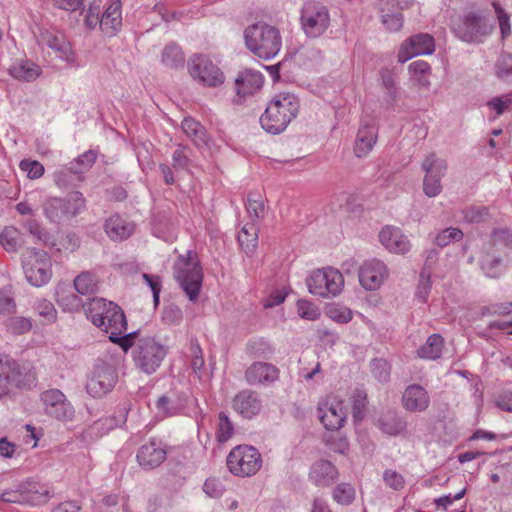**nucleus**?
Instances as JSON below:
<instances>
[{"instance_id": "864d4df0", "label": "nucleus", "mask_w": 512, "mask_h": 512, "mask_svg": "<svg viewBox=\"0 0 512 512\" xmlns=\"http://www.w3.org/2000/svg\"><path fill=\"white\" fill-rule=\"evenodd\" d=\"M190 356H191V367L195 372H199L204 368V358L203 353L199 345H192L190 348Z\"/></svg>"}, {"instance_id": "3c124183", "label": "nucleus", "mask_w": 512, "mask_h": 512, "mask_svg": "<svg viewBox=\"0 0 512 512\" xmlns=\"http://www.w3.org/2000/svg\"><path fill=\"white\" fill-rule=\"evenodd\" d=\"M493 7L495 9L499 26L501 30L502 37H508L511 33L510 23H509V16L508 14L499 6L498 3L493 2Z\"/></svg>"}, {"instance_id": "473e14b6", "label": "nucleus", "mask_w": 512, "mask_h": 512, "mask_svg": "<svg viewBox=\"0 0 512 512\" xmlns=\"http://www.w3.org/2000/svg\"><path fill=\"white\" fill-rule=\"evenodd\" d=\"M52 494L46 485L33 483L25 491V499L33 505L45 504L49 501Z\"/></svg>"}, {"instance_id": "6ab92c4d", "label": "nucleus", "mask_w": 512, "mask_h": 512, "mask_svg": "<svg viewBox=\"0 0 512 512\" xmlns=\"http://www.w3.org/2000/svg\"><path fill=\"white\" fill-rule=\"evenodd\" d=\"M233 408L244 418L250 419L259 414L262 409V404L254 392L244 390L235 396Z\"/></svg>"}, {"instance_id": "72a5a7b5", "label": "nucleus", "mask_w": 512, "mask_h": 512, "mask_svg": "<svg viewBox=\"0 0 512 512\" xmlns=\"http://www.w3.org/2000/svg\"><path fill=\"white\" fill-rule=\"evenodd\" d=\"M443 348V338L440 335H432L426 344L418 350L421 358L436 359L440 356Z\"/></svg>"}, {"instance_id": "f257e3e1", "label": "nucleus", "mask_w": 512, "mask_h": 512, "mask_svg": "<svg viewBox=\"0 0 512 512\" xmlns=\"http://www.w3.org/2000/svg\"><path fill=\"white\" fill-rule=\"evenodd\" d=\"M37 374L29 365H21L7 356L0 357V397H13L36 386Z\"/></svg>"}, {"instance_id": "6e6552de", "label": "nucleus", "mask_w": 512, "mask_h": 512, "mask_svg": "<svg viewBox=\"0 0 512 512\" xmlns=\"http://www.w3.org/2000/svg\"><path fill=\"white\" fill-rule=\"evenodd\" d=\"M318 418L326 430L337 431L341 429L347 419V410L344 401L336 395H328L319 402Z\"/></svg>"}, {"instance_id": "ea45409f", "label": "nucleus", "mask_w": 512, "mask_h": 512, "mask_svg": "<svg viewBox=\"0 0 512 512\" xmlns=\"http://www.w3.org/2000/svg\"><path fill=\"white\" fill-rule=\"evenodd\" d=\"M297 313L302 319L309 321H314L320 317V310L307 300L297 302Z\"/></svg>"}, {"instance_id": "bf43d9fd", "label": "nucleus", "mask_w": 512, "mask_h": 512, "mask_svg": "<svg viewBox=\"0 0 512 512\" xmlns=\"http://www.w3.org/2000/svg\"><path fill=\"white\" fill-rule=\"evenodd\" d=\"M113 343L118 344L123 350L127 351L134 343V335L129 334L125 336H116V338H110Z\"/></svg>"}, {"instance_id": "de8ad7c7", "label": "nucleus", "mask_w": 512, "mask_h": 512, "mask_svg": "<svg viewBox=\"0 0 512 512\" xmlns=\"http://www.w3.org/2000/svg\"><path fill=\"white\" fill-rule=\"evenodd\" d=\"M15 307L11 289L4 288L0 290V312L11 314L15 311Z\"/></svg>"}, {"instance_id": "423d86ee", "label": "nucleus", "mask_w": 512, "mask_h": 512, "mask_svg": "<svg viewBox=\"0 0 512 512\" xmlns=\"http://www.w3.org/2000/svg\"><path fill=\"white\" fill-rule=\"evenodd\" d=\"M176 278L186 295L195 301L201 290L203 273L199 263L190 257H180L175 265Z\"/></svg>"}, {"instance_id": "ddd939ff", "label": "nucleus", "mask_w": 512, "mask_h": 512, "mask_svg": "<svg viewBox=\"0 0 512 512\" xmlns=\"http://www.w3.org/2000/svg\"><path fill=\"white\" fill-rule=\"evenodd\" d=\"M414 0H381L382 22L390 31H398L403 26L402 12L409 9Z\"/></svg>"}, {"instance_id": "e433bc0d", "label": "nucleus", "mask_w": 512, "mask_h": 512, "mask_svg": "<svg viewBox=\"0 0 512 512\" xmlns=\"http://www.w3.org/2000/svg\"><path fill=\"white\" fill-rule=\"evenodd\" d=\"M182 129L184 133L196 142H204L206 139V132L204 127L193 118H185L182 122Z\"/></svg>"}, {"instance_id": "b1692460", "label": "nucleus", "mask_w": 512, "mask_h": 512, "mask_svg": "<svg viewBox=\"0 0 512 512\" xmlns=\"http://www.w3.org/2000/svg\"><path fill=\"white\" fill-rule=\"evenodd\" d=\"M122 25L121 2L111 0L100 20V28L107 34H114Z\"/></svg>"}, {"instance_id": "4be33fe9", "label": "nucleus", "mask_w": 512, "mask_h": 512, "mask_svg": "<svg viewBox=\"0 0 512 512\" xmlns=\"http://www.w3.org/2000/svg\"><path fill=\"white\" fill-rule=\"evenodd\" d=\"M402 402L409 411H423L429 405V396L423 387L411 385L405 390Z\"/></svg>"}, {"instance_id": "1a4fd4ad", "label": "nucleus", "mask_w": 512, "mask_h": 512, "mask_svg": "<svg viewBox=\"0 0 512 512\" xmlns=\"http://www.w3.org/2000/svg\"><path fill=\"white\" fill-rule=\"evenodd\" d=\"M189 73L193 79L209 87H216L224 82L221 69L208 56L193 55L189 61Z\"/></svg>"}, {"instance_id": "7ed1b4c3", "label": "nucleus", "mask_w": 512, "mask_h": 512, "mask_svg": "<svg viewBox=\"0 0 512 512\" xmlns=\"http://www.w3.org/2000/svg\"><path fill=\"white\" fill-rule=\"evenodd\" d=\"M244 40L249 51L262 59L273 58L282 47L280 30L264 22L247 26L244 31Z\"/></svg>"}, {"instance_id": "c03bdc74", "label": "nucleus", "mask_w": 512, "mask_h": 512, "mask_svg": "<svg viewBox=\"0 0 512 512\" xmlns=\"http://www.w3.org/2000/svg\"><path fill=\"white\" fill-rule=\"evenodd\" d=\"M354 489L348 484L338 485L333 492L334 499L340 504H349L354 499Z\"/></svg>"}, {"instance_id": "9b49d317", "label": "nucleus", "mask_w": 512, "mask_h": 512, "mask_svg": "<svg viewBox=\"0 0 512 512\" xmlns=\"http://www.w3.org/2000/svg\"><path fill=\"white\" fill-rule=\"evenodd\" d=\"M329 14L324 6L309 3L302 12L301 23L305 33L316 37L323 34L329 26Z\"/></svg>"}, {"instance_id": "c9c22d12", "label": "nucleus", "mask_w": 512, "mask_h": 512, "mask_svg": "<svg viewBox=\"0 0 512 512\" xmlns=\"http://www.w3.org/2000/svg\"><path fill=\"white\" fill-rule=\"evenodd\" d=\"M20 233L15 227H5L0 234V243L8 252H14L20 245Z\"/></svg>"}, {"instance_id": "bb28decb", "label": "nucleus", "mask_w": 512, "mask_h": 512, "mask_svg": "<svg viewBox=\"0 0 512 512\" xmlns=\"http://www.w3.org/2000/svg\"><path fill=\"white\" fill-rule=\"evenodd\" d=\"M105 230L112 240H122L133 232V225L118 215L111 216L105 224Z\"/></svg>"}, {"instance_id": "052dcab7", "label": "nucleus", "mask_w": 512, "mask_h": 512, "mask_svg": "<svg viewBox=\"0 0 512 512\" xmlns=\"http://www.w3.org/2000/svg\"><path fill=\"white\" fill-rule=\"evenodd\" d=\"M16 451V445L6 438L0 439V454L4 457H12Z\"/></svg>"}, {"instance_id": "c756f323", "label": "nucleus", "mask_w": 512, "mask_h": 512, "mask_svg": "<svg viewBox=\"0 0 512 512\" xmlns=\"http://www.w3.org/2000/svg\"><path fill=\"white\" fill-rule=\"evenodd\" d=\"M10 74L22 81H33L41 74V69L38 65L30 62H20L10 68Z\"/></svg>"}, {"instance_id": "dca6fc26", "label": "nucleus", "mask_w": 512, "mask_h": 512, "mask_svg": "<svg viewBox=\"0 0 512 512\" xmlns=\"http://www.w3.org/2000/svg\"><path fill=\"white\" fill-rule=\"evenodd\" d=\"M166 449L160 441L155 439L143 444L137 453V461L144 469L158 467L166 459Z\"/></svg>"}, {"instance_id": "a18cd8bd", "label": "nucleus", "mask_w": 512, "mask_h": 512, "mask_svg": "<svg viewBox=\"0 0 512 512\" xmlns=\"http://www.w3.org/2000/svg\"><path fill=\"white\" fill-rule=\"evenodd\" d=\"M463 233L457 228H448L439 233L436 237V243L439 246H446L451 241H458L462 238Z\"/></svg>"}, {"instance_id": "13d9d810", "label": "nucleus", "mask_w": 512, "mask_h": 512, "mask_svg": "<svg viewBox=\"0 0 512 512\" xmlns=\"http://www.w3.org/2000/svg\"><path fill=\"white\" fill-rule=\"evenodd\" d=\"M381 429L389 435H397L403 429V425H402L401 421H399L397 419H392L391 424H389L387 422H382Z\"/></svg>"}, {"instance_id": "f8f14e48", "label": "nucleus", "mask_w": 512, "mask_h": 512, "mask_svg": "<svg viewBox=\"0 0 512 512\" xmlns=\"http://www.w3.org/2000/svg\"><path fill=\"white\" fill-rule=\"evenodd\" d=\"M435 49L434 38L426 33H420L407 38L398 51V61L404 63L414 56L430 54Z\"/></svg>"}, {"instance_id": "0e129e2a", "label": "nucleus", "mask_w": 512, "mask_h": 512, "mask_svg": "<svg viewBox=\"0 0 512 512\" xmlns=\"http://www.w3.org/2000/svg\"><path fill=\"white\" fill-rule=\"evenodd\" d=\"M81 508L77 501H65L58 505L55 512H78Z\"/></svg>"}, {"instance_id": "39448f33", "label": "nucleus", "mask_w": 512, "mask_h": 512, "mask_svg": "<svg viewBox=\"0 0 512 512\" xmlns=\"http://www.w3.org/2000/svg\"><path fill=\"white\" fill-rule=\"evenodd\" d=\"M228 470L238 477H249L256 474L262 465L259 451L249 445L234 447L227 456Z\"/></svg>"}, {"instance_id": "c85d7f7f", "label": "nucleus", "mask_w": 512, "mask_h": 512, "mask_svg": "<svg viewBox=\"0 0 512 512\" xmlns=\"http://www.w3.org/2000/svg\"><path fill=\"white\" fill-rule=\"evenodd\" d=\"M481 28V18L475 14H468L465 16L461 24L456 28V31L463 40L474 41Z\"/></svg>"}, {"instance_id": "69168bd1", "label": "nucleus", "mask_w": 512, "mask_h": 512, "mask_svg": "<svg viewBox=\"0 0 512 512\" xmlns=\"http://www.w3.org/2000/svg\"><path fill=\"white\" fill-rule=\"evenodd\" d=\"M497 406L507 412H512V393L502 395L497 401Z\"/></svg>"}, {"instance_id": "f704fd0d", "label": "nucleus", "mask_w": 512, "mask_h": 512, "mask_svg": "<svg viewBox=\"0 0 512 512\" xmlns=\"http://www.w3.org/2000/svg\"><path fill=\"white\" fill-rule=\"evenodd\" d=\"M57 302L69 311L78 310L82 307L81 298L70 293L64 286H60L57 290Z\"/></svg>"}, {"instance_id": "79ce46f5", "label": "nucleus", "mask_w": 512, "mask_h": 512, "mask_svg": "<svg viewBox=\"0 0 512 512\" xmlns=\"http://www.w3.org/2000/svg\"><path fill=\"white\" fill-rule=\"evenodd\" d=\"M20 168L30 179H38L44 174V166L36 160L24 159L20 162Z\"/></svg>"}, {"instance_id": "774afa93", "label": "nucleus", "mask_w": 512, "mask_h": 512, "mask_svg": "<svg viewBox=\"0 0 512 512\" xmlns=\"http://www.w3.org/2000/svg\"><path fill=\"white\" fill-rule=\"evenodd\" d=\"M471 440L476 439H486V440H494L496 439V435L492 432L484 431V430H477L473 433V435L470 438Z\"/></svg>"}, {"instance_id": "58836bf2", "label": "nucleus", "mask_w": 512, "mask_h": 512, "mask_svg": "<svg viewBox=\"0 0 512 512\" xmlns=\"http://www.w3.org/2000/svg\"><path fill=\"white\" fill-rule=\"evenodd\" d=\"M327 315L330 319L338 323H348L352 319V311L338 304L330 305L327 309Z\"/></svg>"}, {"instance_id": "338daca9", "label": "nucleus", "mask_w": 512, "mask_h": 512, "mask_svg": "<svg viewBox=\"0 0 512 512\" xmlns=\"http://www.w3.org/2000/svg\"><path fill=\"white\" fill-rule=\"evenodd\" d=\"M28 229H29L30 233L33 234L34 236H36L39 240L44 239L45 233L43 232L41 227L35 221H30L28 223Z\"/></svg>"}, {"instance_id": "e2e57ef3", "label": "nucleus", "mask_w": 512, "mask_h": 512, "mask_svg": "<svg viewBox=\"0 0 512 512\" xmlns=\"http://www.w3.org/2000/svg\"><path fill=\"white\" fill-rule=\"evenodd\" d=\"M83 0H53L54 4L65 10L74 11L80 7Z\"/></svg>"}, {"instance_id": "20e7f679", "label": "nucleus", "mask_w": 512, "mask_h": 512, "mask_svg": "<svg viewBox=\"0 0 512 512\" xmlns=\"http://www.w3.org/2000/svg\"><path fill=\"white\" fill-rule=\"evenodd\" d=\"M87 315L96 327L109 334V338L123 335L127 330L126 318L121 308L106 299H91Z\"/></svg>"}, {"instance_id": "a19ab883", "label": "nucleus", "mask_w": 512, "mask_h": 512, "mask_svg": "<svg viewBox=\"0 0 512 512\" xmlns=\"http://www.w3.org/2000/svg\"><path fill=\"white\" fill-rule=\"evenodd\" d=\"M37 311L39 316L42 318V324L53 323L57 318V312L54 305L47 300L39 301Z\"/></svg>"}, {"instance_id": "cd10ccee", "label": "nucleus", "mask_w": 512, "mask_h": 512, "mask_svg": "<svg viewBox=\"0 0 512 512\" xmlns=\"http://www.w3.org/2000/svg\"><path fill=\"white\" fill-rule=\"evenodd\" d=\"M377 138V131L374 126L362 127L357 136L355 153L358 157L367 154L372 150Z\"/></svg>"}, {"instance_id": "412c9836", "label": "nucleus", "mask_w": 512, "mask_h": 512, "mask_svg": "<svg viewBox=\"0 0 512 512\" xmlns=\"http://www.w3.org/2000/svg\"><path fill=\"white\" fill-rule=\"evenodd\" d=\"M116 383V375L110 369L99 370L87 383V390L93 397L108 393Z\"/></svg>"}, {"instance_id": "09e8293b", "label": "nucleus", "mask_w": 512, "mask_h": 512, "mask_svg": "<svg viewBox=\"0 0 512 512\" xmlns=\"http://www.w3.org/2000/svg\"><path fill=\"white\" fill-rule=\"evenodd\" d=\"M31 320L24 317H14L10 320L9 329L14 334H24L31 330Z\"/></svg>"}, {"instance_id": "f3484780", "label": "nucleus", "mask_w": 512, "mask_h": 512, "mask_svg": "<svg viewBox=\"0 0 512 512\" xmlns=\"http://www.w3.org/2000/svg\"><path fill=\"white\" fill-rule=\"evenodd\" d=\"M423 167L426 170V177L424 180V191L426 195L433 197L440 193L441 184L436 175L443 173L446 170V164L431 155L426 158L423 163Z\"/></svg>"}, {"instance_id": "680f3d73", "label": "nucleus", "mask_w": 512, "mask_h": 512, "mask_svg": "<svg viewBox=\"0 0 512 512\" xmlns=\"http://www.w3.org/2000/svg\"><path fill=\"white\" fill-rule=\"evenodd\" d=\"M287 296V292L285 291H276L273 293L268 299H266L264 306L265 307H273L281 304Z\"/></svg>"}, {"instance_id": "4d7b16f0", "label": "nucleus", "mask_w": 512, "mask_h": 512, "mask_svg": "<svg viewBox=\"0 0 512 512\" xmlns=\"http://www.w3.org/2000/svg\"><path fill=\"white\" fill-rule=\"evenodd\" d=\"M143 277L147 281L149 286L151 287V289L153 291L154 301L157 304L158 301H159V293H160V290H161L160 278L157 277V276H150V275H147V274H144Z\"/></svg>"}, {"instance_id": "37998d69", "label": "nucleus", "mask_w": 512, "mask_h": 512, "mask_svg": "<svg viewBox=\"0 0 512 512\" xmlns=\"http://www.w3.org/2000/svg\"><path fill=\"white\" fill-rule=\"evenodd\" d=\"M233 435V426L227 416L223 413L219 415L218 422V430H217V439L219 442L223 443L228 441Z\"/></svg>"}, {"instance_id": "6e6d98bb", "label": "nucleus", "mask_w": 512, "mask_h": 512, "mask_svg": "<svg viewBox=\"0 0 512 512\" xmlns=\"http://www.w3.org/2000/svg\"><path fill=\"white\" fill-rule=\"evenodd\" d=\"M204 491L210 497H217L222 492V487L219 481L216 479L210 478L207 479L203 486Z\"/></svg>"}, {"instance_id": "4c0bfd02", "label": "nucleus", "mask_w": 512, "mask_h": 512, "mask_svg": "<svg viewBox=\"0 0 512 512\" xmlns=\"http://www.w3.org/2000/svg\"><path fill=\"white\" fill-rule=\"evenodd\" d=\"M410 72L412 78L420 85L426 86L428 84V76L430 75V66L427 62L418 60L410 64Z\"/></svg>"}, {"instance_id": "5fc2aeb1", "label": "nucleus", "mask_w": 512, "mask_h": 512, "mask_svg": "<svg viewBox=\"0 0 512 512\" xmlns=\"http://www.w3.org/2000/svg\"><path fill=\"white\" fill-rule=\"evenodd\" d=\"M384 480L388 486L394 490H400L404 487L405 481L402 475L393 470H387L384 474Z\"/></svg>"}, {"instance_id": "a878e982", "label": "nucleus", "mask_w": 512, "mask_h": 512, "mask_svg": "<svg viewBox=\"0 0 512 512\" xmlns=\"http://www.w3.org/2000/svg\"><path fill=\"white\" fill-rule=\"evenodd\" d=\"M338 476L335 466L329 462L321 460L317 462L311 472V477L318 486H329Z\"/></svg>"}, {"instance_id": "9d476101", "label": "nucleus", "mask_w": 512, "mask_h": 512, "mask_svg": "<svg viewBox=\"0 0 512 512\" xmlns=\"http://www.w3.org/2000/svg\"><path fill=\"white\" fill-rule=\"evenodd\" d=\"M23 267L27 280L34 286L44 285L51 277V260L44 251L27 252Z\"/></svg>"}, {"instance_id": "7c9ffc66", "label": "nucleus", "mask_w": 512, "mask_h": 512, "mask_svg": "<svg viewBox=\"0 0 512 512\" xmlns=\"http://www.w3.org/2000/svg\"><path fill=\"white\" fill-rule=\"evenodd\" d=\"M352 405V414L355 421H361L364 419L368 412V397L367 393L362 389H356L353 391L350 397Z\"/></svg>"}, {"instance_id": "49530a36", "label": "nucleus", "mask_w": 512, "mask_h": 512, "mask_svg": "<svg viewBox=\"0 0 512 512\" xmlns=\"http://www.w3.org/2000/svg\"><path fill=\"white\" fill-rule=\"evenodd\" d=\"M101 8V0H94L87 10L85 16V23L89 28H94L98 24L100 25L99 13Z\"/></svg>"}, {"instance_id": "2eb2a0df", "label": "nucleus", "mask_w": 512, "mask_h": 512, "mask_svg": "<svg viewBox=\"0 0 512 512\" xmlns=\"http://www.w3.org/2000/svg\"><path fill=\"white\" fill-rule=\"evenodd\" d=\"M164 351L154 341H145L138 346V352L135 356L138 365L147 373L154 372L163 359Z\"/></svg>"}, {"instance_id": "aec40b11", "label": "nucleus", "mask_w": 512, "mask_h": 512, "mask_svg": "<svg viewBox=\"0 0 512 512\" xmlns=\"http://www.w3.org/2000/svg\"><path fill=\"white\" fill-rule=\"evenodd\" d=\"M279 376L278 369L269 363H253L245 372L249 384H261L275 381Z\"/></svg>"}, {"instance_id": "a211bd4d", "label": "nucleus", "mask_w": 512, "mask_h": 512, "mask_svg": "<svg viewBox=\"0 0 512 512\" xmlns=\"http://www.w3.org/2000/svg\"><path fill=\"white\" fill-rule=\"evenodd\" d=\"M379 239L386 249L395 254H405L410 249V242L396 227L386 226L382 228Z\"/></svg>"}, {"instance_id": "4468645a", "label": "nucleus", "mask_w": 512, "mask_h": 512, "mask_svg": "<svg viewBox=\"0 0 512 512\" xmlns=\"http://www.w3.org/2000/svg\"><path fill=\"white\" fill-rule=\"evenodd\" d=\"M388 275L385 264L373 259L366 261L360 269L359 279L361 285L368 290H375L381 286Z\"/></svg>"}, {"instance_id": "0eeeda50", "label": "nucleus", "mask_w": 512, "mask_h": 512, "mask_svg": "<svg viewBox=\"0 0 512 512\" xmlns=\"http://www.w3.org/2000/svg\"><path fill=\"white\" fill-rule=\"evenodd\" d=\"M343 284L342 274L333 268L317 269L307 279L309 291L321 297L338 294Z\"/></svg>"}, {"instance_id": "5701e85b", "label": "nucleus", "mask_w": 512, "mask_h": 512, "mask_svg": "<svg viewBox=\"0 0 512 512\" xmlns=\"http://www.w3.org/2000/svg\"><path fill=\"white\" fill-rule=\"evenodd\" d=\"M42 400L46 406V412L57 419L66 417L69 405L66 403L65 396L56 389L45 391L42 394Z\"/></svg>"}, {"instance_id": "f03ea898", "label": "nucleus", "mask_w": 512, "mask_h": 512, "mask_svg": "<svg viewBox=\"0 0 512 512\" xmlns=\"http://www.w3.org/2000/svg\"><path fill=\"white\" fill-rule=\"evenodd\" d=\"M299 110L297 97L289 92L275 95L260 118L262 127L269 133L278 134L286 129Z\"/></svg>"}, {"instance_id": "603ef678", "label": "nucleus", "mask_w": 512, "mask_h": 512, "mask_svg": "<svg viewBox=\"0 0 512 512\" xmlns=\"http://www.w3.org/2000/svg\"><path fill=\"white\" fill-rule=\"evenodd\" d=\"M183 61V56L178 46H167L163 52V62L167 65L175 66Z\"/></svg>"}, {"instance_id": "8fccbe9b", "label": "nucleus", "mask_w": 512, "mask_h": 512, "mask_svg": "<svg viewBox=\"0 0 512 512\" xmlns=\"http://www.w3.org/2000/svg\"><path fill=\"white\" fill-rule=\"evenodd\" d=\"M488 105L501 115L504 111L512 109V92L510 94L493 99Z\"/></svg>"}, {"instance_id": "393cba45", "label": "nucleus", "mask_w": 512, "mask_h": 512, "mask_svg": "<svg viewBox=\"0 0 512 512\" xmlns=\"http://www.w3.org/2000/svg\"><path fill=\"white\" fill-rule=\"evenodd\" d=\"M236 91L241 97L256 93L263 84V77L258 72L245 71L236 79Z\"/></svg>"}, {"instance_id": "2f4dec72", "label": "nucleus", "mask_w": 512, "mask_h": 512, "mask_svg": "<svg viewBox=\"0 0 512 512\" xmlns=\"http://www.w3.org/2000/svg\"><path fill=\"white\" fill-rule=\"evenodd\" d=\"M97 277L90 272L80 273L74 280L75 290L81 295H90L97 291L98 288Z\"/></svg>"}]
</instances>
